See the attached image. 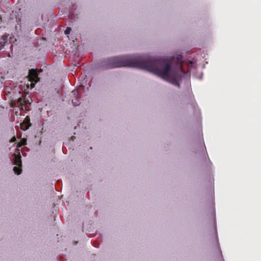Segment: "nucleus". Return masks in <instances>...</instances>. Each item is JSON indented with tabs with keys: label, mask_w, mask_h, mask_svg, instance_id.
Segmentation results:
<instances>
[{
	"label": "nucleus",
	"mask_w": 261,
	"mask_h": 261,
	"mask_svg": "<svg viewBox=\"0 0 261 261\" xmlns=\"http://www.w3.org/2000/svg\"><path fill=\"white\" fill-rule=\"evenodd\" d=\"M180 57H181V56H179V57L177 58V59L179 60Z\"/></svg>",
	"instance_id": "14"
},
{
	"label": "nucleus",
	"mask_w": 261,
	"mask_h": 261,
	"mask_svg": "<svg viewBox=\"0 0 261 261\" xmlns=\"http://www.w3.org/2000/svg\"><path fill=\"white\" fill-rule=\"evenodd\" d=\"M181 66H182V63H180L179 64V67H180V68H181Z\"/></svg>",
	"instance_id": "13"
},
{
	"label": "nucleus",
	"mask_w": 261,
	"mask_h": 261,
	"mask_svg": "<svg viewBox=\"0 0 261 261\" xmlns=\"http://www.w3.org/2000/svg\"><path fill=\"white\" fill-rule=\"evenodd\" d=\"M25 104V101L21 98H19L17 101V106L21 110H23L24 108L26 109Z\"/></svg>",
	"instance_id": "4"
},
{
	"label": "nucleus",
	"mask_w": 261,
	"mask_h": 261,
	"mask_svg": "<svg viewBox=\"0 0 261 261\" xmlns=\"http://www.w3.org/2000/svg\"><path fill=\"white\" fill-rule=\"evenodd\" d=\"M71 31V29L70 27H67L65 30L64 33L66 35H68Z\"/></svg>",
	"instance_id": "11"
},
{
	"label": "nucleus",
	"mask_w": 261,
	"mask_h": 261,
	"mask_svg": "<svg viewBox=\"0 0 261 261\" xmlns=\"http://www.w3.org/2000/svg\"><path fill=\"white\" fill-rule=\"evenodd\" d=\"M72 95L75 97V99L72 100V102L73 105L75 106H78L80 105L79 101L77 99V97L79 95V93L77 91H72Z\"/></svg>",
	"instance_id": "5"
},
{
	"label": "nucleus",
	"mask_w": 261,
	"mask_h": 261,
	"mask_svg": "<svg viewBox=\"0 0 261 261\" xmlns=\"http://www.w3.org/2000/svg\"><path fill=\"white\" fill-rule=\"evenodd\" d=\"M29 81L31 82V88L34 87L35 84L40 80L36 69H32L29 70L28 75Z\"/></svg>",
	"instance_id": "2"
},
{
	"label": "nucleus",
	"mask_w": 261,
	"mask_h": 261,
	"mask_svg": "<svg viewBox=\"0 0 261 261\" xmlns=\"http://www.w3.org/2000/svg\"><path fill=\"white\" fill-rule=\"evenodd\" d=\"M23 122L24 123H27L28 124H29L30 125V126H31V123H30V118L29 117V116H27L24 121H23Z\"/></svg>",
	"instance_id": "10"
},
{
	"label": "nucleus",
	"mask_w": 261,
	"mask_h": 261,
	"mask_svg": "<svg viewBox=\"0 0 261 261\" xmlns=\"http://www.w3.org/2000/svg\"><path fill=\"white\" fill-rule=\"evenodd\" d=\"M14 164L17 166L21 167L22 162L19 149H16L15 152L14 153Z\"/></svg>",
	"instance_id": "3"
},
{
	"label": "nucleus",
	"mask_w": 261,
	"mask_h": 261,
	"mask_svg": "<svg viewBox=\"0 0 261 261\" xmlns=\"http://www.w3.org/2000/svg\"><path fill=\"white\" fill-rule=\"evenodd\" d=\"M101 66L104 69L122 67H135L148 71L162 79L179 87L180 74L171 69L170 59L165 57H148L124 56L114 57L103 61Z\"/></svg>",
	"instance_id": "1"
},
{
	"label": "nucleus",
	"mask_w": 261,
	"mask_h": 261,
	"mask_svg": "<svg viewBox=\"0 0 261 261\" xmlns=\"http://www.w3.org/2000/svg\"><path fill=\"white\" fill-rule=\"evenodd\" d=\"M30 126H31L29 124L24 123L23 122L20 124V128L23 130L28 129Z\"/></svg>",
	"instance_id": "6"
},
{
	"label": "nucleus",
	"mask_w": 261,
	"mask_h": 261,
	"mask_svg": "<svg viewBox=\"0 0 261 261\" xmlns=\"http://www.w3.org/2000/svg\"><path fill=\"white\" fill-rule=\"evenodd\" d=\"M6 43V39L5 38H2L0 41V49L3 48L5 44Z\"/></svg>",
	"instance_id": "9"
},
{
	"label": "nucleus",
	"mask_w": 261,
	"mask_h": 261,
	"mask_svg": "<svg viewBox=\"0 0 261 261\" xmlns=\"http://www.w3.org/2000/svg\"><path fill=\"white\" fill-rule=\"evenodd\" d=\"M21 167H14L13 168V170L15 173L19 175L21 173L22 170L21 168Z\"/></svg>",
	"instance_id": "8"
},
{
	"label": "nucleus",
	"mask_w": 261,
	"mask_h": 261,
	"mask_svg": "<svg viewBox=\"0 0 261 261\" xmlns=\"http://www.w3.org/2000/svg\"><path fill=\"white\" fill-rule=\"evenodd\" d=\"M27 144V140L25 139H21L19 142L18 143L17 147L18 148L21 147L22 146H24Z\"/></svg>",
	"instance_id": "7"
},
{
	"label": "nucleus",
	"mask_w": 261,
	"mask_h": 261,
	"mask_svg": "<svg viewBox=\"0 0 261 261\" xmlns=\"http://www.w3.org/2000/svg\"><path fill=\"white\" fill-rule=\"evenodd\" d=\"M73 138H74V137H71L72 139H73Z\"/></svg>",
	"instance_id": "15"
},
{
	"label": "nucleus",
	"mask_w": 261,
	"mask_h": 261,
	"mask_svg": "<svg viewBox=\"0 0 261 261\" xmlns=\"http://www.w3.org/2000/svg\"><path fill=\"white\" fill-rule=\"evenodd\" d=\"M16 138L15 136H14L13 137H12L11 138V139L10 140V142H14L16 141Z\"/></svg>",
	"instance_id": "12"
}]
</instances>
